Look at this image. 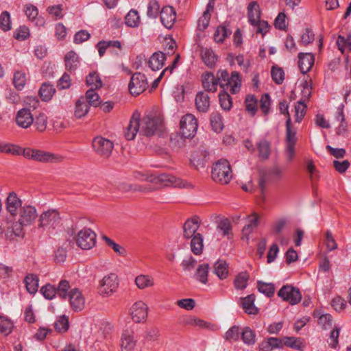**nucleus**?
Segmentation results:
<instances>
[{
	"label": "nucleus",
	"mask_w": 351,
	"mask_h": 351,
	"mask_svg": "<svg viewBox=\"0 0 351 351\" xmlns=\"http://www.w3.org/2000/svg\"><path fill=\"white\" fill-rule=\"evenodd\" d=\"M137 346V335L132 328L125 329L121 335L120 347L121 351H134Z\"/></svg>",
	"instance_id": "13"
},
{
	"label": "nucleus",
	"mask_w": 351,
	"mask_h": 351,
	"mask_svg": "<svg viewBox=\"0 0 351 351\" xmlns=\"http://www.w3.org/2000/svg\"><path fill=\"white\" fill-rule=\"evenodd\" d=\"M0 27L4 32L12 28L10 14L8 11L3 12L0 15Z\"/></svg>",
	"instance_id": "61"
},
{
	"label": "nucleus",
	"mask_w": 351,
	"mask_h": 351,
	"mask_svg": "<svg viewBox=\"0 0 351 351\" xmlns=\"http://www.w3.org/2000/svg\"><path fill=\"white\" fill-rule=\"evenodd\" d=\"M278 296L284 301L288 302L291 305L300 302L302 295L300 290L291 285H284L278 292Z\"/></svg>",
	"instance_id": "11"
},
{
	"label": "nucleus",
	"mask_w": 351,
	"mask_h": 351,
	"mask_svg": "<svg viewBox=\"0 0 351 351\" xmlns=\"http://www.w3.org/2000/svg\"><path fill=\"white\" fill-rule=\"evenodd\" d=\"M93 147L95 152L100 156L107 158L113 150L114 144L109 139L101 136H97L93 141Z\"/></svg>",
	"instance_id": "10"
},
{
	"label": "nucleus",
	"mask_w": 351,
	"mask_h": 351,
	"mask_svg": "<svg viewBox=\"0 0 351 351\" xmlns=\"http://www.w3.org/2000/svg\"><path fill=\"white\" fill-rule=\"evenodd\" d=\"M248 22L252 25L260 21L261 10L256 1L251 2L247 6Z\"/></svg>",
	"instance_id": "29"
},
{
	"label": "nucleus",
	"mask_w": 351,
	"mask_h": 351,
	"mask_svg": "<svg viewBox=\"0 0 351 351\" xmlns=\"http://www.w3.org/2000/svg\"><path fill=\"white\" fill-rule=\"evenodd\" d=\"M96 237V234L91 229L84 228L77 232L75 239L79 247L87 250L95 245Z\"/></svg>",
	"instance_id": "8"
},
{
	"label": "nucleus",
	"mask_w": 351,
	"mask_h": 351,
	"mask_svg": "<svg viewBox=\"0 0 351 351\" xmlns=\"http://www.w3.org/2000/svg\"><path fill=\"white\" fill-rule=\"evenodd\" d=\"M211 176L215 182L226 184L232 178V173L227 160H219L213 165Z\"/></svg>",
	"instance_id": "4"
},
{
	"label": "nucleus",
	"mask_w": 351,
	"mask_h": 351,
	"mask_svg": "<svg viewBox=\"0 0 351 351\" xmlns=\"http://www.w3.org/2000/svg\"><path fill=\"white\" fill-rule=\"evenodd\" d=\"M125 23L128 27H138L140 23V16L138 12L131 10L125 17Z\"/></svg>",
	"instance_id": "53"
},
{
	"label": "nucleus",
	"mask_w": 351,
	"mask_h": 351,
	"mask_svg": "<svg viewBox=\"0 0 351 351\" xmlns=\"http://www.w3.org/2000/svg\"><path fill=\"white\" fill-rule=\"evenodd\" d=\"M217 230L221 232L223 237H228L232 232V226L230 220L227 218L220 220L217 224Z\"/></svg>",
	"instance_id": "59"
},
{
	"label": "nucleus",
	"mask_w": 351,
	"mask_h": 351,
	"mask_svg": "<svg viewBox=\"0 0 351 351\" xmlns=\"http://www.w3.org/2000/svg\"><path fill=\"white\" fill-rule=\"evenodd\" d=\"M56 90L50 84L44 83L39 90V95L43 101H47L51 99Z\"/></svg>",
	"instance_id": "45"
},
{
	"label": "nucleus",
	"mask_w": 351,
	"mask_h": 351,
	"mask_svg": "<svg viewBox=\"0 0 351 351\" xmlns=\"http://www.w3.org/2000/svg\"><path fill=\"white\" fill-rule=\"evenodd\" d=\"M96 89L90 88L86 93L85 97H82V99H86L88 106L94 107L98 106L101 104L100 97L96 93Z\"/></svg>",
	"instance_id": "44"
},
{
	"label": "nucleus",
	"mask_w": 351,
	"mask_h": 351,
	"mask_svg": "<svg viewBox=\"0 0 351 351\" xmlns=\"http://www.w3.org/2000/svg\"><path fill=\"white\" fill-rule=\"evenodd\" d=\"M135 283L140 289L152 287L154 285V279L149 275L141 274L136 277Z\"/></svg>",
	"instance_id": "39"
},
{
	"label": "nucleus",
	"mask_w": 351,
	"mask_h": 351,
	"mask_svg": "<svg viewBox=\"0 0 351 351\" xmlns=\"http://www.w3.org/2000/svg\"><path fill=\"white\" fill-rule=\"evenodd\" d=\"M38 277L36 275L33 274H27L24 279V283L27 292L30 294L36 293L38 289Z\"/></svg>",
	"instance_id": "32"
},
{
	"label": "nucleus",
	"mask_w": 351,
	"mask_h": 351,
	"mask_svg": "<svg viewBox=\"0 0 351 351\" xmlns=\"http://www.w3.org/2000/svg\"><path fill=\"white\" fill-rule=\"evenodd\" d=\"M176 20V12L174 8L167 5L162 8L160 12V21L162 24L167 29L173 27Z\"/></svg>",
	"instance_id": "19"
},
{
	"label": "nucleus",
	"mask_w": 351,
	"mask_h": 351,
	"mask_svg": "<svg viewBox=\"0 0 351 351\" xmlns=\"http://www.w3.org/2000/svg\"><path fill=\"white\" fill-rule=\"evenodd\" d=\"M315 57L311 53H300L298 54V66L301 73H308L314 64Z\"/></svg>",
	"instance_id": "22"
},
{
	"label": "nucleus",
	"mask_w": 351,
	"mask_h": 351,
	"mask_svg": "<svg viewBox=\"0 0 351 351\" xmlns=\"http://www.w3.org/2000/svg\"><path fill=\"white\" fill-rule=\"evenodd\" d=\"M241 337L243 343L247 345H253L256 342V335L249 327L243 328L241 332Z\"/></svg>",
	"instance_id": "55"
},
{
	"label": "nucleus",
	"mask_w": 351,
	"mask_h": 351,
	"mask_svg": "<svg viewBox=\"0 0 351 351\" xmlns=\"http://www.w3.org/2000/svg\"><path fill=\"white\" fill-rule=\"evenodd\" d=\"M210 119L213 130L215 132H220L223 128L222 116L219 112H213Z\"/></svg>",
	"instance_id": "50"
},
{
	"label": "nucleus",
	"mask_w": 351,
	"mask_h": 351,
	"mask_svg": "<svg viewBox=\"0 0 351 351\" xmlns=\"http://www.w3.org/2000/svg\"><path fill=\"white\" fill-rule=\"evenodd\" d=\"M40 291L47 300H52L56 296V294L58 293L56 287L50 284H47L42 287Z\"/></svg>",
	"instance_id": "64"
},
{
	"label": "nucleus",
	"mask_w": 351,
	"mask_h": 351,
	"mask_svg": "<svg viewBox=\"0 0 351 351\" xmlns=\"http://www.w3.org/2000/svg\"><path fill=\"white\" fill-rule=\"evenodd\" d=\"M34 119L33 124L38 131L44 132L47 129L48 118L45 113L40 112Z\"/></svg>",
	"instance_id": "46"
},
{
	"label": "nucleus",
	"mask_w": 351,
	"mask_h": 351,
	"mask_svg": "<svg viewBox=\"0 0 351 351\" xmlns=\"http://www.w3.org/2000/svg\"><path fill=\"white\" fill-rule=\"evenodd\" d=\"M283 346L302 351L305 347L302 339L294 337H285L282 338Z\"/></svg>",
	"instance_id": "33"
},
{
	"label": "nucleus",
	"mask_w": 351,
	"mask_h": 351,
	"mask_svg": "<svg viewBox=\"0 0 351 351\" xmlns=\"http://www.w3.org/2000/svg\"><path fill=\"white\" fill-rule=\"evenodd\" d=\"M258 100L253 95H247L245 99V106L246 111L251 115L254 116L257 112Z\"/></svg>",
	"instance_id": "43"
},
{
	"label": "nucleus",
	"mask_w": 351,
	"mask_h": 351,
	"mask_svg": "<svg viewBox=\"0 0 351 351\" xmlns=\"http://www.w3.org/2000/svg\"><path fill=\"white\" fill-rule=\"evenodd\" d=\"M191 241V248L192 252L195 255H200L203 252V237L200 233H197L192 237Z\"/></svg>",
	"instance_id": "37"
},
{
	"label": "nucleus",
	"mask_w": 351,
	"mask_h": 351,
	"mask_svg": "<svg viewBox=\"0 0 351 351\" xmlns=\"http://www.w3.org/2000/svg\"><path fill=\"white\" fill-rule=\"evenodd\" d=\"M148 307L143 301L136 302L131 307V316L135 323H141L146 320Z\"/></svg>",
	"instance_id": "15"
},
{
	"label": "nucleus",
	"mask_w": 351,
	"mask_h": 351,
	"mask_svg": "<svg viewBox=\"0 0 351 351\" xmlns=\"http://www.w3.org/2000/svg\"><path fill=\"white\" fill-rule=\"evenodd\" d=\"M344 105L341 104L339 105L337 109V112L335 115V119L338 121L341 122L340 125L337 128V133L338 134H341L342 132L346 131V123L345 122V115L343 113Z\"/></svg>",
	"instance_id": "52"
},
{
	"label": "nucleus",
	"mask_w": 351,
	"mask_h": 351,
	"mask_svg": "<svg viewBox=\"0 0 351 351\" xmlns=\"http://www.w3.org/2000/svg\"><path fill=\"white\" fill-rule=\"evenodd\" d=\"M219 100L221 108L229 111L232 107V99L227 91H221L219 94Z\"/></svg>",
	"instance_id": "48"
},
{
	"label": "nucleus",
	"mask_w": 351,
	"mask_h": 351,
	"mask_svg": "<svg viewBox=\"0 0 351 351\" xmlns=\"http://www.w3.org/2000/svg\"><path fill=\"white\" fill-rule=\"evenodd\" d=\"M296 132L291 129V118L287 119L286 121V141L287 145H295L296 143Z\"/></svg>",
	"instance_id": "60"
},
{
	"label": "nucleus",
	"mask_w": 351,
	"mask_h": 351,
	"mask_svg": "<svg viewBox=\"0 0 351 351\" xmlns=\"http://www.w3.org/2000/svg\"><path fill=\"white\" fill-rule=\"evenodd\" d=\"M25 12L27 18L34 23L36 26L41 27L45 25V19L41 16H38V10L36 6L32 4L26 5Z\"/></svg>",
	"instance_id": "25"
},
{
	"label": "nucleus",
	"mask_w": 351,
	"mask_h": 351,
	"mask_svg": "<svg viewBox=\"0 0 351 351\" xmlns=\"http://www.w3.org/2000/svg\"><path fill=\"white\" fill-rule=\"evenodd\" d=\"M217 76L219 77V86L223 91L229 90L232 94H237L240 91L242 80L239 72L232 71L230 75L227 70L219 69L217 72Z\"/></svg>",
	"instance_id": "3"
},
{
	"label": "nucleus",
	"mask_w": 351,
	"mask_h": 351,
	"mask_svg": "<svg viewBox=\"0 0 351 351\" xmlns=\"http://www.w3.org/2000/svg\"><path fill=\"white\" fill-rule=\"evenodd\" d=\"M38 217L37 210L35 206L29 204H24L19 210L16 221L8 228L6 237L10 240L15 237H23L25 233L24 227L32 225Z\"/></svg>",
	"instance_id": "1"
},
{
	"label": "nucleus",
	"mask_w": 351,
	"mask_h": 351,
	"mask_svg": "<svg viewBox=\"0 0 351 351\" xmlns=\"http://www.w3.org/2000/svg\"><path fill=\"white\" fill-rule=\"evenodd\" d=\"M200 56L204 63L208 67H213L217 62V56L214 51L209 48H202Z\"/></svg>",
	"instance_id": "31"
},
{
	"label": "nucleus",
	"mask_w": 351,
	"mask_h": 351,
	"mask_svg": "<svg viewBox=\"0 0 351 351\" xmlns=\"http://www.w3.org/2000/svg\"><path fill=\"white\" fill-rule=\"evenodd\" d=\"M64 62L66 68L68 70H75L79 63V57L75 51H70L66 54L64 57Z\"/></svg>",
	"instance_id": "41"
},
{
	"label": "nucleus",
	"mask_w": 351,
	"mask_h": 351,
	"mask_svg": "<svg viewBox=\"0 0 351 351\" xmlns=\"http://www.w3.org/2000/svg\"><path fill=\"white\" fill-rule=\"evenodd\" d=\"M258 156L263 159H267L270 154V145L267 141L261 140L257 143Z\"/></svg>",
	"instance_id": "56"
},
{
	"label": "nucleus",
	"mask_w": 351,
	"mask_h": 351,
	"mask_svg": "<svg viewBox=\"0 0 351 351\" xmlns=\"http://www.w3.org/2000/svg\"><path fill=\"white\" fill-rule=\"evenodd\" d=\"M22 200L14 191L10 192L5 199V210L11 217L16 219L19 210L23 206Z\"/></svg>",
	"instance_id": "14"
},
{
	"label": "nucleus",
	"mask_w": 351,
	"mask_h": 351,
	"mask_svg": "<svg viewBox=\"0 0 351 351\" xmlns=\"http://www.w3.org/2000/svg\"><path fill=\"white\" fill-rule=\"evenodd\" d=\"M209 271V265L204 263L199 265L194 274L195 278L202 284H206L208 282V274Z\"/></svg>",
	"instance_id": "40"
},
{
	"label": "nucleus",
	"mask_w": 351,
	"mask_h": 351,
	"mask_svg": "<svg viewBox=\"0 0 351 351\" xmlns=\"http://www.w3.org/2000/svg\"><path fill=\"white\" fill-rule=\"evenodd\" d=\"M27 82L26 75L25 73L21 71H16L14 74L13 83L14 87L21 90L25 86Z\"/></svg>",
	"instance_id": "57"
},
{
	"label": "nucleus",
	"mask_w": 351,
	"mask_h": 351,
	"mask_svg": "<svg viewBox=\"0 0 351 351\" xmlns=\"http://www.w3.org/2000/svg\"><path fill=\"white\" fill-rule=\"evenodd\" d=\"M71 308L75 311H81L85 306V299L82 292L77 288L71 289L69 294Z\"/></svg>",
	"instance_id": "17"
},
{
	"label": "nucleus",
	"mask_w": 351,
	"mask_h": 351,
	"mask_svg": "<svg viewBox=\"0 0 351 351\" xmlns=\"http://www.w3.org/2000/svg\"><path fill=\"white\" fill-rule=\"evenodd\" d=\"M159 337V331L156 328H150L148 329L143 337V347L141 348V351L143 349H152L154 347L153 342L156 341Z\"/></svg>",
	"instance_id": "27"
},
{
	"label": "nucleus",
	"mask_w": 351,
	"mask_h": 351,
	"mask_svg": "<svg viewBox=\"0 0 351 351\" xmlns=\"http://www.w3.org/2000/svg\"><path fill=\"white\" fill-rule=\"evenodd\" d=\"M248 223L243 227L242 231L245 235L250 234L257 227L259 223L258 215L254 213L247 217Z\"/></svg>",
	"instance_id": "35"
},
{
	"label": "nucleus",
	"mask_w": 351,
	"mask_h": 351,
	"mask_svg": "<svg viewBox=\"0 0 351 351\" xmlns=\"http://www.w3.org/2000/svg\"><path fill=\"white\" fill-rule=\"evenodd\" d=\"M160 10V5L156 0H151L147 5V15L149 18H157Z\"/></svg>",
	"instance_id": "62"
},
{
	"label": "nucleus",
	"mask_w": 351,
	"mask_h": 351,
	"mask_svg": "<svg viewBox=\"0 0 351 351\" xmlns=\"http://www.w3.org/2000/svg\"><path fill=\"white\" fill-rule=\"evenodd\" d=\"M199 227V217L194 216L188 219L183 226V234L186 239H191L197 234Z\"/></svg>",
	"instance_id": "24"
},
{
	"label": "nucleus",
	"mask_w": 351,
	"mask_h": 351,
	"mask_svg": "<svg viewBox=\"0 0 351 351\" xmlns=\"http://www.w3.org/2000/svg\"><path fill=\"white\" fill-rule=\"evenodd\" d=\"M101 238L105 241L106 245L110 248H112L113 251L118 255L121 256H126V250L123 246L115 243L113 240H112L110 238L106 235H103Z\"/></svg>",
	"instance_id": "49"
},
{
	"label": "nucleus",
	"mask_w": 351,
	"mask_h": 351,
	"mask_svg": "<svg viewBox=\"0 0 351 351\" xmlns=\"http://www.w3.org/2000/svg\"><path fill=\"white\" fill-rule=\"evenodd\" d=\"M165 60L166 56L164 53L162 51L155 52L149 58V66L153 71H158L163 66Z\"/></svg>",
	"instance_id": "28"
},
{
	"label": "nucleus",
	"mask_w": 351,
	"mask_h": 351,
	"mask_svg": "<svg viewBox=\"0 0 351 351\" xmlns=\"http://www.w3.org/2000/svg\"><path fill=\"white\" fill-rule=\"evenodd\" d=\"M213 271L219 279H225L228 275V265L225 261L219 260L214 264Z\"/></svg>",
	"instance_id": "34"
},
{
	"label": "nucleus",
	"mask_w": 351,
	"mask_h": 351,
	"mask_svg": "<svg viewBox=\"0 0 351 351\" xmlns=\"http://www.w3.org/2000/svg\"><path fill=\"white\" fill-rule=\"evenodd\" d=\"M306 105L304 101H299L295 106V121L300 122L306 114Z\"/></svg>",
	"instance_id": "63"
},
{
	"label": "nucleus",
	"mask_w": 351,
	"mask_h": 351,
	"mask_svg": "<svg viewBox=\"0 0 351 351\" xmlns=\"http://www.w3.org/2000/svg\"><path fill=\"white\" fill-rule=\"evenodd\" d=\"M271 75L273 81L276 84H282L285 80V71L282 68L277 65H274L271 67Z\"/></svg>",
	"instance_id": "54"
},
{
	"label": "nucleus",
	"mask_w": 351,
	"mask_h": 351,
	"mask_svg": "<svg viewBox=\"0 0 351 351\" xmlns=\"http://www.w3.org/2000/svg\"><path fill=\"white\" fill-rule=\"evenodd\" d=\"M283 176L282 170L278 167H274L265 172L259 180V186L263 191L267 182H275L280 180Z\"/></svg>",
	"instance_id": "18"
},
{
	"label": "nucleus",
	"mask_w": 351,
	"mask_h": 351,
	"mask_svg": "<svg viewBox=\"0 0 351 351\" xmlns=\"http://www.w3.org/2000/svg\"><path fill=\"white\" fill-rule=\"evenodd\" d=\"M147 84L145 75L141 73H136L131 77L128 88L132 95L137 96L146 90Z\"/></svg>",
	"instance_id": "12"
},
{
	"label": "nucleus",
	"mask_w": 351,
	"mask_h": 351,
	"mask_svg": "<svg viewBox=\"0 0 351 351\" xmlns=\"http://www.w3.org/2000/svg\"><path fill=\"white\" fill-rule=\"evenodd\" d=\"M89 111V106L86 99L80 98L75 103L74 115L76 118L80 119Z\"/></svg>",
	"instance_id": "38"
},
{
	"label": "nucleus",
	"mask_w": 351,
	"mask_h": 351,
	"mask_svg": "<svg viewBox=\"0 0 351 351\" xmlns=\"http://www.w3.org/2000/svg\"><path fill=\"white\" fill-rule=\"evenodd\" d=\"M180 134L184 138H193L197 130V119L192 114L183 116L180 123Z\"/></svg>",
	"instance_id": "7"
},
{
	"label": "nucleus",
	"mask_w": 351,
	"mask_h": 351,
	"mask_svg": "<svg viewBox=\"0 0 351 351\" xmlns=\"http://www.w3.org/2000/svg\"><path fill=\"white\" fill-rule=\"evenodd\" d=\"M14 322L8 317L0 315V332L5 336L10 334L14 328Z\"/></svg>",
	"instance_id": "42"
},
{
	"label": "nucleus",
	"mask_w": 351,
	"mask_h": 351,
	"mask_svg": "<svg viewBox=\"0 0 351 351\" xmlns=\"http://www.w3.org/2000/svg\"><path fill=\"white\" fill-rule=\"evenodd\" d=\"M197 109L200 112H207L210 107V97L204 92H199L195 97Z\"/></svg>",
	"instance_id": "30"
},
{
	"label": "nucleus",
	"mask_w": 351,
	"mask_h": 351,
	"mask_svg": "<svg viewBox=\"0 0 351 351\" xmlns=\"http://www.w3.org/2000/svg\"><path fill=\"white\" fill-rule=\"evenodd\" d=\"M86 84L88 86H90V88L98 89L100 88L103 82L97 72H91L86 77Z\"/></svg>",
	"instance_id": "47"
},
{
	"label": "nucleus",
	"mask_w": 351,
	"mask_h": 351,
	"mask_svg": "<svg viewBox=\"0 0 351 351\" xmlns=\"http://www.w3.org/2000/svg\"><path fill=\"white\" fill-rule=\"evenodd\" d=\"M162 121L160 117L152 114L145 115L140 120V133L149 136L156 132L161 126Z\"/></svg>",
	"instance_id": "6"
},
{
	"label": "nucleus",
	"mask_w": 351,
	"mask_h": 351,
	"mask_svg": "<svg viewBox=\"0 0 351 351\" xmlns=\"http://www.w3.org/2000/svg\"><path fill=\"white\" fill-rule=\"evenodd\" d=\"M250 275L247 271L239 273L234 279V287L237 290L245 289L248 284Z\"/></svg>",
	"instance_id": "36"
},
{
	"label": "nucleus",
	"mask_w": 351,
	"mask_h": 351,
	"mask_svg": "<svg viewBox=\"0 0 351 351\" xmlns=\"http://www.w3.org/2000/svg\"><path fill=\"white\" fill-rule=\"evenodd\" d=\"M202 84L206 91L215 93L219 85V77H215L211 72H206L202 75Z\"/></svg>",
	"instance_id": "20"
},
{
	"label": "nucleus",
	"mask_w": 351,
	"mask_h": 351,
	"mask_svg": "<svg viewBox=\"0 0 351 351\" xmlns=\"http://www.w3.org/2000/svg\"><path fill=\"white\" fill-rule=\"evenodd\" d=\"M138 131L140 132V114L134 113L125 132V136L128 141L133 140Z\"/></svg>",
	"instance_id": "23"
},
{
	"label": "nucleus",
	"mask_w": 351,
	"mask_h": 351,
	"mask_svg": "<svg viewBox=\"0 0 351 351\" xmlns=\"http://www.w3.org/2000/svg\"><path fill=\"white\" fill-rule=\"evenodd\" d=\"M118 286L119 280L117 276L114 274H110L105 276L99 281L98 291L103 296H108L117 290Z\"/></svg>",
	"instance_id": "9"
},
{
	"label": "nucleus",
	"mask_w": 351,
	"mask_h": 351,
	"mask_svg": "<svg viewBox=\"0 0 351 351\" xmlns=\"http://www.w3.org/2000/svg\"><path fill=\"white\" fill-rule=\"evenodd\" d=\"M256 296L254 294H250L246 297L239 298V305L242 307L244 312L248 315H256L258 313V308L255 306Z\"/></svg>",
	"instance_id": "21"
},
{
	"label": "nucleus",
	"mask_w": 351,
	"mask_h": 351,
	"mask_svg": "<svg viewBox=\"0 0 351 351\" xmlns=\"http://www.w3.org/2000/svg\"><path fill=\"white\" fill-rule=\"evenodd\" d=\"M60 157L54 154L40 149H35L34 160L40 162H54L60 161Z\"/></svg>",
	"instance_id": "26"
},
{
	"label": "nucleus",
	"mask_w": 351,
	"mask_h": 351,
	"mask_svg": "<svg viewBox=\"0 0 351 351\" xmlns=\"http://www.w3.org/2000/svg\"><path fill=\"white\" fill-rule=\"evenodd\" d=\"M34 117L30 111L27 108H23L19 110L16 114L15 121L16 125L24 129H27L33 124Z\"/></svg>",
	"instance_id": "16"
},
{
	"label": "nucleus",
	"mask_w": 351,
	"mask_h": 351,
	"mask_svg": "<svg viewBox=\"0 0 351 351\" xmlns=\"http://www.w3.org/2000/svg\"><path fill=\"white\" fill-rule=\"evenodd\" d=\"M257 289L258 291L268 298H271L274 295L275 288L272 283H267L258 280L257 282Z\"/></svg>",
	"instance_id": "51"
},
{
	"label": "nucleus",
	"mask_w": 351,
	"mask_h": 351,
	"mask_svg": "<svg viewBox=\"0 0 351 351\" xmlns=\"http://www.w3.org/2000/svg\"><path fill=\"white\" fill-rule=\"evenodd\" d=\"M240 329L238 326L230 327L225 333L223 337L228 341H237L240 337Z\"/></svg>",
	"instance_id": "58"
},
{
	"label": "nucleus",
	"mask_w": 351,
	"mask_h": 351,
	"mask_svg": "<svg viewBox=\"0 0 351 351\" xmlns=\"http://www.w3.org/2000/svg\"><path fill=\"white\" fill-rule=\"evenodd\" d=\"M60 217L56 209H49L43 212L38 219V227L47 231L53 230L59 226Z\"/></svg>",
	"instance_id": "5"
},
{
	"label": "nucleus",
	"mask_w": 351,
	"mask_h": 351,
	"mask_svg": "<svg viewBox=\"0 0 351 351\" xmlns=\"http://www.w3.org/2000/svg\"><path fill=\"white\" fill-rule=\"evenodd\" d=\"M136 177L143 181L159 184L161 186H174L178 188H191L192 185L182 179L176 178L172 175L162 173L158 176L137 173Z\"/></svg>",
	"instance_id": "2"
}]
</instances>
